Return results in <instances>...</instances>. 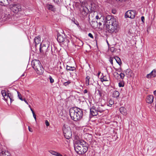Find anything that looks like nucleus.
Wrapping results in <instances>:
<instances>
[{
  "instance_id": "obj_1",
  "label": "nucleus",
  "mask_w": 156,
  "mask_h": 156,
  "mask_svg": "<svg viewBox=\"0 0 156 156\" xmlns=\"http://www.w3.org/2000/svg\"><path fill=\"white\" fill-rule=\"evenodd\" d=\"M106 30L110 33L114 32L116 33L117 31V29L118 25V22L116 17L108 15L106 16Z\"/></svg>"
},
{
  "instance_id": "obj_2",
  "label": "nucleus",
  "mask_w": 156,
  "mask_h": 156,
  "mask_svg": "<svg viewBox=\"0 0 156 156\" xmlns=\"http://www.w3.org/2000/svg\"><path fill=\"white\" fill-rule=\"evenodd\" d=\"M83 114V110L78 108H71L69 109L70 116L75 121H80L82 119Z\"/></svg>"
},
{
  "instance_id": "obj_3",
  "label": "nucleus",
  "mask_w": 156,
  "mask_h": 156,
  "mask_svg": "<svg viewBox=\"0 0 156 156\" xmlns=\"http://www.w3.org/2000/svg\"><path fill=\"white\" fill-rule=\"evenodd\" d=\"M88 149L87 144L83 140L78 141L74 146L75 151L80 154H83L86 152Z\"/></svg>"
},
{
  "instance_id": "obj_4",
  "label": "nucleus",
  "mask_w": 156,
  "mask_h": 156,
  "mask_svg": "<svg viewBox=\"0 0 156 156\" xmlns=\"http://www.w3.org/2000/svg\"><path fill=\"white\" fill-rule=\"evenodd\" d=\"M62 129L65 137L68 139L72 137V132L70 127L67 125L64 124Z\"/></svg>"
},
{
  "instance_id": "obj_5",
  "label": "nucleus",
  "mask_w": 156,
  "mask_h": 156,
  "mask_svg": "<svg viewBox=\"0 0 156 156\" xmlns=\"http://www.w3.org/2000/svg\"><path fill=\"white\" fill-rule=\"evenodd\" d=\"M11 10L15 13H17L21 11V6L20 4H12L10 5Z\"/></svg>"
},
{
  "instance_id": "obj_6",
  "label": "nucleus",
  "mask_w": 156,
  "mask_h": 156,
  "mask_svg": "<svg viewBox=\"0 0 156 156\" xmlns=\"http://www.w3.org/2000/svg\"><path fill=\"white\" fill-rule=\"evenodd\" d=\"M135 15V11L133 10H128L126 12L125 17L126 18H129L131 19H133L134 18Z\"/></svg>"
},
{
  "instance_id": "obj_7",
  "label": "nucleus",
  "mask_w": 156,
  "mask_h": 156,
  "mask_svg": "<svg viewBox=\"0 0 156 156\" xmlns=\"http://www.w3.org/2000/svg\"><path fill=\"white\" fill-rule=\"evenodd\" d=\"M46 44H41L40 45V51L41 52H43L46 51L50 45V42L47 41Z\"/></svg>"
},
{
  "instance_id": "obj_8",
  "label": "nucleus",
  "mask_w": 156,
  "mask_h": 156,
  "mask_svg": "<svg viewBox=\"0 0 156 156\" xmlns=\"http://www.w3.org/2000/svg\"><path fill=\"white\" fill-rule=\"evenodd\" d=\"M41 65L40 62L38 60H34L32 62V66L35 70Z\"/></svg>"
},
{
  "instance_id": "obj_9",
  "label": "nucleus",
  "mask_w": 156,
  "mask_h": 156,
  "mask_svg": "<svg viewBox=\"0 0 156 156\" xmlns=\"http://www.w3.org/2000/svg\"><path fill=\"white\" fill-rule=\"evenodd\" d=\"M66 39V36L64 34H60L58 33L57 35V40L59 43H62L65 41Z\"/></svg>"
},
{
  "instance_id": "obj_10",
  "label": "nucleus",
  "mask_w": 156,
  "mask_h": 156,
  "mask_svg": "<svg viewBox=\"0 0 156 156\" xmlns=\"http://www.w3.org/2000/svg\"><path fill=\"white\" fill-rule=\"evenodd\" d=\"M90 114L93 116H96L98 114V112L97 108L95 107L92 106L90 109Z\"/></svg>"
},
{
  "instance_id": "obj_11",
  "label": "nucleus",
  "mask_w": 156,
  "mask_h": 156,
  "mask_svg": "<svg viewBox=\"0 0 156 156\" xmlns=\"http://www.w3.org/2000/svg\"><path fill=\"white\" fill-rule=\"evenodd\" d=\"M156 76V69L153 70L150 73L147 74L146 77L148 78H150L152 77H155Z\"/></svg>"
},
{
  "instance_id": "obj_12",
  "label": "nucleus",
  "mask_w": 156,
  "mask_h": 156,
  "mask_svg": "<svg viewBox=\"0 0 156 156\" xmlns=\"http://www.w3.org/2000/svg\"><path fill=\"white\" fill-rule=\"evenodd\" d=\"M154 100V96L152 95H148L146 99V102L151 104L153 102Z\"/></svg>"
},
{
  "instance_id": "obj_13",
  "label": "nucleus",
  "mask_w": 156,
  "mask_h": 156,
  "mask_svg": "<svg viewBox=\"0 0 156 156\" xmlns=\"http://www.w3.org/2000/svg\"><path fill=\"white\" fill-rule=\"evenodd\" d=\"M37 73L39 75L43 74L44 72V69L41 65V66L36 69V70H35Z\"/></svg>"
},
{
  "instance_id": "obj_14",
  "label": "nucleus",
  "mask_w": 156,
  "mask_h": 156,
  "mask_svg": "<svg viewBox=\"0 0 156 156\" xmlns=\"http://www.w3.org/2000/svg\"><path fill=\"white\" fill-rule=\"evenodd\" d=\"M126 75L128 77H131L132 76L133 74L132 72L131 69H128L125 71Z\"/></svg>"
},
{
  "instance_id": "obj_15",
  "label": "nucleus",
  "mask_w": 156,
  "mask_h": 156,
  "mask_svg": "<svg viewBox=\"0 0 156 156\" xmlns=\"http://www.w3.org/2000/svg\"><path fill=\"white\" fill-rule=\"evenodd\" d=\"M119 111L120 113L123 115H126L127 114V112L125 108L123 107L119 108Z\"/></svg>"
},
{
  "instance_id": "obj_16",
  "label": "nucleus",
  "mask_w": 156,
  "mask_h": 156,
  "mask_svg": "<svg viewBox=\"0 0 156 156\" xmlns=\"http://www.w3.org/2000/svg\"><path fill=\"white\" fill-rule=\"evenodd\" d=\"M97 108L98 112L102 113L105 110V108L104 107V106L102 105H100L98 106Z\"/></svg>"
},
{
  "instance_id": "obj_17",
  "label": "nucleus",
  "mask_w": 156,
  "mask_h": 156,
  "mask_svg": "<svg viewBox=\"0 0 156 156\" xmlns=\"http://www.w3.org/2000/svg\"><path fill=\"white\" fill-rule=\"evenodd\" d=\"M34 40L35 43V46H36L37 44H38L41 42L40 37L38 36L35 37L34 39Z\"/></svg>"
},
{
  "instance_id": "obj_18",
  "label": "nucleus",
  "mask_w": 156,
  "mask_h": 156,
  "mask_svg": "<svg viewBox=\"0 0 156 156\" xmlns=\"http://www.w3.org/2000/svg\"><path fill=\"white\" fill-rule=\"evenodd\" d=\"M119 92L117 90H115L113 91L112 94V97L114 98H117L119 95Z\"/></svg>"
},
{
  "instance_id": "obj_19",
  "label": "nucleus",
  "mask_w": 156,
  "mask_h": 156,
  "mask_svg": "<svg viewBox=\"0 0 156 156\" xmlns=\"http://www.w3.org/2000/svg\"><path fill=\"white\" fill-rule=\"evenodd\" d=\"M109 79V77H107L106 76H103L102 78H101V81L102 82H103L104 81L108 82Z\"/></svg>"
},
{
  "instance_id": "obj_20",
  "label": "nucleus",
  "mask_w": 156,
  "mask_h": 156,
  "mask_svg": "<svg viewBox=\"0 0 156 156\" xmlns=\"http://www.w3.org/2000/svg\"><path fill=\"white\" fill-rule=\"evenodd\" d=\"M114 59L115 60L116 62L120 65L122 64V62L120 58L118 56H115L114 57Z\"/></svg>"
},
{
  "instance_id": "obj_21",
  "label": "nucleus",
  "mask_w": 156,
  "mask_h": 156,
  "mask_svg": "<svg viewBox=\"0 0 156 156\" xmlns=\"http://www.w3.org/2000/svg\"><path fill=\"white\" fill-rule=\"evenodd\" d=\"M46 7L47 9L49 10L53 11L54 10V6L51 4H48L47 5Z\"/></svg>"
},
{
  "instance_id": "obj_22",
  "label": "nucleus",
  "mask_w": 156,
  "mask_h": 156,
  "mask_svg": "<svg viewBox=\"0 0 156 156\" xmlns=\"http://www.w3.org/2000/svg\"><path fill=\"white\" fill-rule=\"evenodd\" d=\"M1 93L4 98L6 100V98L5 97H7V94L6 90H2Z\"/></svg>"
},
{
  "instance_id": "obj_23",
  "label": "nucleus",
  "mask_w": 156,
  "mask_h": 156,
  "mask_svg": "<svg viewBox=\"0 0 156 156\" xmlns=\"http://www.w3.org/2000/svg\"><path fill=\"white\" fill-rule=\"evenodd\" d=\"M81 15H83L82 16V17L83 18H85V17L86 16L87 14V12H86V11L84 9L81 10Z\"/></svg>"
},
{
  "instance_id": "obj_24",
  "label": "nucleus",
  "mask_w": 156,
  "mask_h": 156,
  "mask_svg": "<svg viewBox=\"0 0 156 156\" xmlns=\"http://www.w3.org/2000/svg\"><path fill=\"white\" fill-rule=\"evenodd\" d=\"M66 69L67 70L70 71H74L76 69V68L74 67L70 66L67 65Z\"/></svg>"
},
{
  "instance_id": "obj_25",
  "label": "nucleus",
  "mask_w": 156,
  "mask_h": 156,
  "mask_svg": "<svg viewBox=\"0 0 156 156\" xmlns=\"http://www.w3.org/2000/svg\"><path fill=\"white\" fill-rule=\"evenodd\" d=\"M90 77L89 76H87L86 78V80L85 83L86 86H88L89 85V80Z\"/></svg>"
},
{
  "instance_id": "obj_26",
  "label": "nucleus",
  "mask_w": 156,
  "mask_h": 156,
  "mask_svg": "<svg viewBox=\"0 0 156 156\" xmlns=\"http://www.w3.org/2000/svg\"><path fill=\"white\" fill-rule=\"evenodd\" d=\"M6 153L9 154L8 152H3L2 151L0 153V156H10L9 155L6 154Z\"/></svg>"
},
{
  "instance_id": "obj_27",
  "label": "nucleus",
  "mask_w": 156,
  "mask_h": 156,
  "mask_svg": "<svg viewBox=\"0 0 156 156\" xmlns=\"http://www.w3.org/2000/svg\"><path fill=\"white\" fill-rule=\"evenodd\" d=\"M114 101L113 100L110 99L109 100L108 104L107 105L108 106L111 107L112 105L114 104Z\"/></svg>"
},
{
  "instance_id": "obj_28",
  "label": "nucleus",
  "mask_w": 156,
  "mask_h": 156,
  "mask_svg": "<svg viewBox=\"0 0 156 156\" xmlns=\"http://www.w3.org/2000/svg\"><path fill=\"white\" fill-rule=\"evenodd\" d=\"M52 155L56 156L57 155V154L58 152L53 151L52 150H50L48 151Z\"/></svg>"
},
{
  "instance_id": "obj_29",
  "label": "nucleus",
  "mask_w": 156,
  "mask_h": 156,
  "mask_svg": "<svg viewBox=\"0 0 156 156\" xmlns=\"http://www.w3.org/2000/svg\"><path fill=\"white\" fill-rule=\"evenodd\" d=\"M13 97L12 95L10 93H8V94L7 95V98L6 99V100H8V98H11L12 97Z\"/></svg>"
},
{
  "instance_id": "obj_30",
  "label": "nucleus",
  "mask_w": 156,
  "mask_h": 156,
  "mask_svg": "<svg viewBox=\"0 0 156 156\" xmlns=\"http://www.w3.org/2000/svg\"><path fill=\"white\" fill-rule=\"evenodd\" d=\"M17 94H18V96L19 97V98L21 101H23V99L21 97V95L20 93L18 92L17 91Z\"/></svg>"
},
{
  "instance_id": "obj_31",
  "label": "nucleus",
  "mask_w": 156,
  "mask_h": 156,
  "mask_svg": "<svg viewBox=\"0 0 156 156\" xmlns=\"http://www.w3.org/2000/svg\"><path fill=\"white\" fill-rule=\"evenodd\" d=\"M71 83V82L69 81H68L67 82H65L63 83V85L65 86H66L69 85Z\"/></svg>"
},
{
  "instance_id": "obj_32",
  "label": "nucleus",
  "mask_w": 156,
  "mask_h": 156,
  "mask_svg": "<svg viewBox=\"0 0 156 156\" xmlns=\"http://www.w3.org/2000/svg\"><path fill=\"white\" fill-rule=\"evenodd\" d=\"M101 16L100 14H98V15H97L95 17L96 19L98 20V19L100 20L101 19Z\"/></svg>"
},
{
  "instance_id": "obj_33",
  "label": "nucleus",
  "mask_w": 156,
  "mask_h": 156,
  "mask_svg": "<svg viewBox=\"0 0 156 156\" xmlns=\"http://www.w3.org/2000/svg\"><path fill=\"white\" fill-rule=\"evenodd\" d=\"M124 86V84L122 82H120L119 83V86L120 87H123Z\"/></svg>"
},
{
  "instance_id": "obj_34",
  "label": "nucleus",
  "mask_w": 156,
  "mask_h": 156,
  "mask_svg": "<svg viewBox=\"0 0 156 156\" xmlns=\"http://www.w3.org/2000/svg\"><path fill=\"white\" fill-rule=\"evenodd\" d=\"M119 76L120 78L122 79H123L124 78L125 75L124 73H121L120 74Z\"/></svg>"
},
{
  "instance_id": "obj_35",
  "label": "nucleus",
  "mask_w": 156,
  "mask_h": 156,
  "mask_svg": "<svg viewBox=\"0 0 156 156\" xmlns=\"http://www.w3.org/2000/svg\"><path fill=\"white\" fill-rule=\"evenodd\" d=\"M50 82L51 83H52L54 82V79L52 78V77L51 76H49V77Z\"/></svg>"
},
{
  "instance_id": "obj_36",
  "label": "nucleus",
  "mask_w": 156,
  "mask_h": 156,
  "mask_svg": "<svg viewBox=\"0 0 156 156\" xmlns=\"http://www.w3.org/2000/svg\"><path fill=\"white\" fill-rule=\"evenodd\" d=\"M113 59L114 58L113 57H111L109 59V62L112 65L113 64Z\"/></svg>"
},
{
  "instance_id": "obj_37",
  "label": "nucleus",
  "mask_w": 156,
  "mask_h": 156,
  "mask_svg": "<svg viewBox=\"0 0 156 156\" xmlns=\"http://www.w3.org/2000/svg\"><path fill=\"white\" fill-rule=\"evenodd\" d=\"M45 123L47 126H49L50 124L48 121L47 120H46L45 121Z\"/></svg>"
},
{
  "instance_id": "obj_38",
  "label": "nucleus",
  "mask_w": 156,
  "mask_h": 156,
  "mask_svg": "<svg viewBox=\"0 0 156 156\" xmlns=\"http://www.w3.org/2000/svg\"><path fill=\"white\" fill-rule=\"evenodd\" d=\"M111 51L112 52H114L115 51V48L114 47H112L111 48Z\"/></svg>"
},
{
  "instance_id": "obj_39",
  "label": "nucleus",
  "mask_w": 156,
  "mask_h": 156,
  "mask_svg": "<svg viewBox=\"0 0 156 156\" xmlns=\"http://www.w3.org/2000/svg\"><path fill=\"white\" fill-rule=\"evenodd\" d=\"M88 35V36L89 37H91L93 39L94 38L93 35L91 33H89Z\"/></svg>"
},
{
  "instance_id": "obj_40",
  "label": "nucleus",
  "mask_w": 156,
  "mask_h": 156,
  "mask_svg": "<svg viewBox=\"0 0 156 156\" xmlns=\"http://www.w3.org/2000/svg\"><path fill=\"white\" fill-rule=\"evenodd\" d=\"M98 91V94L100 95V96H101L102 95V93L101 92L100 90L98 89L97 90Z\"/></svg>"
},
{
  "instance_id": "obj_41",
  "label": "nucleus",
  "mask_w": 156,
  "mask_h": 156,
  "mask_svg": "<svg viewBox=\"0 0 156 156\" xmlns=\"http://www.w3.org/2000/svg\"><path fill=\"white\" fill-rule=\"evenodd\" d=\"M112 12L114 14H115L116 12V11L115 9H112Z\"/></svg>"
},
{
  "instance_id": "obj_42",
  "label": "nucleus",
  "mask_w": 156,
  "mask_h": 156,
  "mask_svg": "<svg viewBox=\"0 0 156 156\" xmlns=\"http://www.w3.org/2000/svg\"><path fill=\"white\" fill-rule=\"evenodd\" d=\"M141 20L143 23H144V17L143 16H142L141 17Z\"/></svg>"
},
{
  "instance_id": "obj_43",
  "label": "nucleus",
  "mask_w": 156,
  "mask_h": 156,
  "mask_svg": "<svg viewBox=\"0 0 156 156\" xmlns=\"http://www.w3.org/2000/svg\"><path fill=\"white\" fill-rule=\"evenodd\" d=\"M33 117H34V119L35 120H36V115H35V114L34 112H33Z\"/></svg>"
},
{
  "instance_id": "obj_44",
  "label": "nucleus",
  "mask_w": 156,
  "mask_h": 156,
  "mask_svg": "<svg viewBox=\"0 0 156 156\" xmlns=\"http://www.w3.org/2000/svg\"><path fill=\"white\" fill-rule=\"evenodd\" d=\"M28 129H29V131L30 132H32L33 131V130L32 129V128H30L29 126H28Z\"/></svg>"
},
{
  "instance_id": "obj_45",
  "label": "nucleus",
  "mask_w": 156,
  "mask_h": 156,
  "mask_svg": "<svg viewBox=\"0 0 156 156\" xmlns=\"http://www.w3.org/2000/svg\"><path fill=\"white\" fill-rule=\"evenodd\" d=\"M12 99L13 97L11 98H8V99H9L10 100L11 103L13 101H14V100H13Z\"/></svg>"
},
{
  "instance_id": "obj_46",
  "label": "nucleus",
  "mask_w": 156,
  "mask_h": 156,
  "mask_svg": "<svg viewBox=\"0 0 156 156\" xmlns=\"http://www.w3.org/2000/svg\"><path fill=\"white\" fill-rule=\"evenodd\" d=\"M23 101H24L28 105V103L27 101H26L25 98H24V99H23Z\"/></svg>"
},
{
  "instance_id": "obj_47",
  "label": "nucleus",
  "mask_w": 156,
  "mask_h": 156,
  "mask_svg": "<svg viewBox=\"0 0 156 156\" xmlns=\"http://www.w3.org/2000/svg\"><path fill=\"white\" fill-rule=\"evenodd\" d=\"M83 92L84 94L87 93V90L86 89H85L84 90Z\"/></svg>"
},
{
  "instance_id": "obj_48",
  "label": "nucleus",
  "mask_w": 156,
  "mask_h": 156,
  "mask_svg": "<svg viewBox=\"0 0 156 156\" xmlns=\"http://www.w3.org/2000/svg\"><path fill=\"white\" fill-rule=\"evenodd\" d=\"M56 156H63L60 153H58Z\"/></svg>"
},
{
  "instance_id": "obj_49",
  "label": "nucleus",
  "mask_w": 156,
  "mask_h": 156,
  "mask_svg": "<svg viewBox=\"0 0 156 156\" xmlns=\"http://www.w3.org/2000/svg\"><path fill=\"white\" fill-rule=\"evenodd\" d=\"M53 1L55 2L56 3H57L58 2V0H53Z\"/></svg>"
},
{
  "instance_id": "obj_50",
  "label": "nucleus",
  "mask_w": 156,
  "mask_h": 156,
  "mask_svg": "<svg viewBox=\"0 0 156 156\" xmlns=\"http://www.w3.org/2000/svg\"><path fill=\"white\" fill-rule=\"evenodd\" d=\"M94 23V24H95V25H97V23H98V22L97 21L96 22H92V24Z\"/></svg>"
},
{
  "instance_id": "obj_51",
  "label": "nucleus",
  "mask_w": 156,
  "mask_h": 156,
  "mask_svg": "<svg viewBox=\"0 0 156 156\" xmlns=\"http://www.w3.org/2000/svg\"><path fill=\"white\" fill-rule=\"evenodd\" d=\"M98 24H99V26H101L102 25V23H101L100 22H99L98 23Z\"/></svg>"
},
{
  "instance_id": "obj_52",
  "label": "nucleus",
  "mask_w": 156,
  "mask_h": 156,
  "mask_svg": "<svg viewBox=\"0 0 156 156\" xmlns=\"http://www.w3.org/2000/svg\"><path fill=\"white\" fill-rule=\"evenodd\" d=\"M154 94L156 96V90L154 92Z\"/></svg>"
},
{
  "instance_id": "obj_53",
  "label": "nucleus",
  "mask_w": 156,
  "mask_h": 156,
  "mask_svg": "<svg viewBox=\"0 0 156 156\" xmlns=\"http://www.w3.org/2000/svg\"><path fill=\"white\" fill-rule=\"evenodd\" d=\"M30 110H31V111H32V113H33V112H34V111L31 108H30Z\"/></svg>"
},
{
  "instance_id": "obj_54",
  "label": "nucleus",
  "mask_w": 156,
  "mask_h": 156,
  "mask_svg": "<svg viewBox=\"0 0 156 156\" xmlns=\"http://www.w3.org/2000/svg\"><path fill=\"white\" fill-rule=\"evenodd\" d=\"M9 90H8L7 92H7V95L8 94V93H9Z\"/></svg>"
},
{
  "instance_id": "obj_55",
  "label": "nucleus",
  "mask_w": 156,
  "mask_h": 156,
  "mask_svg": "<svg viewBox=\"0 0 156 156\" xmlns=\"http://www.w3.org/2000/svg\"><path fill=\"white\" fill-rule=\"evenodd\" d=\"M24 76V74L23 73V74L21 76V77H23V76Z\"/></svg>"
},
{
  "instance_id": "obj_56",
  "label": "nucleus",
  "mask_w": 156,
  "mask_h": 156,
  "mask_svg": "<svg viewBox=\"0 0 156 156\" xmlns=\"http://www.w3.org/2000/svg\"><path fill=\"white\" fill-rule=\"evenodd\" d=\"M100 73H101V72H99L98 73V76H99Z\"/></svg>"
},
{
  "instance_id": "obj_57",
  "label": "nucleus",
  "mask_w": 156,
  "mask_h": 156,
  "mask_svg": "<svg viewBox=\"0 0 156 156\" xmlns=\"http://www.w3.org/2000/svg\"><path fill=\"white\" fill-rule=\"evenodd\" d=\"M116 71H118V69L115 68H114Z\"/></svg>"
},
{
  "instance_id": "obj_58",
  "label": "nucleus",
  "mask_w": 156,
  "mask_h": 156,
  "mask_svg": "<svg viewBox=\"0 0 156 156\" xmlns=\"http://www.w3.org/2000/svg\"><path fill=\"white\" fill-rule=\"evenodd\" d=\"M114 73L116 74H119L118 73L116 72H115Z\"/></svg>"
},
{
  "instance_id": "obj_59",
  "label": "nucleus",
  "mask_w": 156,
  "mask_h": 156,
  "mask_svg": "<svg viewBox=\"0 0 156 156\" xmlns=\"http://www.w3.org/2000/svg\"><path fill=\"white\" fill-rule=\"evenodd\" d=\"M29 106L30 108H31V106L30 105H29Z\"/></svg>"
},
{
  "instance_id": "obj_60",
  "label": "nucleus",
  "mask_w": 156,
  "mask_h": 156,
  "mask_svg": "<svg viewBox=\"0 0 156 156\" xmlns=\"http://www.w3.org/2000/svg\"><path fill=\"white\" fill-rule=\"evenodd\" d=\"M92 27H95L94 26H92Z\"/></svg>"
},
{
  "instance_id": "obj_61",
  "label": "nucleus",
  "mask_w": 156,
  "mask_h": 156,
  "mask_svg": "<svg viewBox=\"0 0 156 156\" xmlns=\"http://www.w3.org/2000/svg\"><path fill=\"white\" fill-rule=\"evenodd\" d=\"M1 2L2 3V1Z\"/></svg>"
}]
</instances>
